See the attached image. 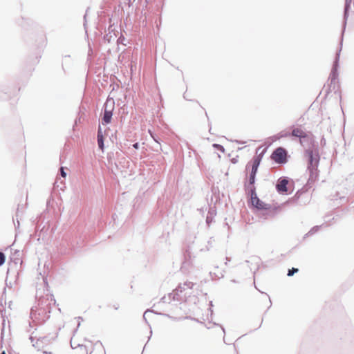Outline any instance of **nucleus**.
<instances>
[{"label":"nucleus","instance_id":"8","mask_svg":"<svg viewBox=\"0 0 354 354\" xmlns=\"http://www.w3.org/2000/svg\"><path fill=\"white\" fill-rule=\"evenodd\" d=\"M97 144L101 150L104 149V134L100 127L98 128L97 131Z\"/></svg>","mask_w":354,"mask_h":354},{"label":"nucleus","instance_id":"4","mask_svg":"<svg viewBox=\"0 0 354 354\" xmlns=\"http://www.w3.org/2000/svg\"><path fill=\"white\" fill-rule=\"evenodd\" d=\"M292 136L299 138L301 145H303L304 141L311 140V135L310 133L305 131L301 127L295 128L292 131Z\"/></svg>","mask_w":354,"mask_h":354},{"label":"nucleus","instance_id":"2","mask_svg":"<svg viewBox=\"0 0 354 354\" xmlns=\"http://www.w3.org/2000/svg\"><path fill=\"white\" fill-rule=\"evenodd\" d=\"M271 158L279 164H284L287 162V152L282 147L277 148L271 155Z\"/></svg>","mask_w":354,"mask_h":354},{"label":"nucleus","instance_id":"15","mask_svg":"<svg viewBox=\"0 0 354 354\" xmlns=\"http://www.w3.org/2000/svg\"><path fill=\"white\" fill-rule=\"evenodd\" d=\"M174 292H176V294H178L179 292H182V288L181 287H178L175 290Z\"/></svg>","mask_w":354,"mask_h":354},{"label":"nucleus","instance_id":"11","mask_svg":"<svg viewBox=\"0 0 354 354\" xmlns=\"http://www.w3.org/2000/svg\"><path fill=\"white\" fill-rule=\"evenodd\" d=\"M6 261V256L1 252H0V266H2Z\"/></svg>","mask_w":354,"mask_h":354},{"label":"nucleus","instance_id":"5","mask_svg":"<svg viewBox=\"0 0 354 354\" xmlns=\"http://www.w3.org/2000/svg\"><path fill=\"white\" fill-rule=\"evenodd\" d=\"M251 196V202L254 207L257 209H262L264 208L263 203L259 200L257 197L255 189H252L251 192H250Z\"/></svg>","mask_w":354,"mask_h":354},{"label":"nucleus","instance_id":"13","mask_svg":"<svg viewBox=\"0 0 354 354\" xmlns=\"http://www.w3.org/2000/svg\"><path fill=\"white\" fill-rule=\"evenodd\" d=\"M213 147H214V148H216V149H218V150H219V151H222V152H224V151H225V150H224V147H223L222 145H218V144H214V145H213Z\"/></svg>","mask_w":354,"mask_h":354},{"label":"nucleus","instance_id":"3","mask_svg":"<svg viewBox=\"0 0 354 354\" xmlns=\"http://www.w3.org/2000/svg\"><path fill=\"white\" fill-rule=\"evenodd\" d=\"M263 153H260L253 157L252 160L246 165V171L250 170V174L256 175L258 167L262 160Z\"/></svg>","mask_w":354,"mask_h":354},{"label":"nucleus","instance_id":"17","mask_svg":"<svg viewBox=\"0 0 354 354\" xmlns=\"http://www.w3.org/2000/svg\"><path fill=\"white\" fill-rule=\"evenodd\" d=\"M231 161H232L233 163H234V164H235V163H237V162H238V159H236V158H232V159L231 160Z\"/></svg>","mask_w":354,"mask_h":354},{"label":"nucleus","instance_id":"14","mask_svg":"<svg viewBox=\"0 0 354 354\" xmlns=\"http://www.w3.org/2000/svg\"><path fill=\"white\" fill-rule=\"evenodd\" d=\"M60 174L63 178H65L66 176V173L64 171V169L63 167H61V169H60Z\"/></svg>","mask_w":354,"mask_h":354},{"label":"nucleus","instance_id":"9","mask_svg":"<svg viewBox=\"0 0 354 354\" xmlns=\"http://www.w3.org/2000/svg\"><path fill=\"white\" fill-rule=\"evenodd\" d=\"M255 176L256 175H253V174H250L248 182V183L245 184V188L247 189H248L249 192H251V189L252 188L255 189V187L254 186V182H255Z\"/></svg>","mask_w":354,"mask_h":354},{"label":"nucleus","instance_id":"10","mask_svg":"<svg viewBox=\"0 0 354 354\" xmlns=\"http://www.w3.org/2000/svg\"><path fill=\"white\" fill-rule=\"evenodd\" d=\"M351 0H350L349 1H348L346 0V6H345V17H348V10L351 7Z\"/></svg>","mask_w":354,"mask_h":354},{"label":"nucleus","instance_id":"18","mask_svg":"<svg viewBox=\"0 0 354 354\" xmlns=\"http://www.w3.org/2000/svg\"><path fill=\"white\" fill-rule=\"evenodd\" d=\"M44 354H53L51 352L44 351Z\"/></svg>","mask_w":354,"mask_h":354},{"label":"nucleus","instance_id":"12","mask_svg":"<svg viewBox=\"0 0 354 354\" xmlns=\"http://www.w3.org/2000/svg\"><path fill=\"white\" fill-rule=\"evenodd\" d=\"M298 272L297 268H292V269H290L288 272V276L290 277L292 276L295 273Z\"/></svg>","mask_w":354,"mask_h":354},{"label":"nucleus","instance_id":"7","mask_svg":"<svg viewBox=\"0 0 354 354\" xmlns=\"http://www.w3.org/2000/svg\"><path fill=\"white\" fill-rule=\"evenodd\" d=\"M288 183V181L286 179L279 180L277 185V191L279 192H286Z\"/></svg>","mask_w":354,"mask_h":354},{"label":"nucleus","instance_id":"6","mask_svg":"<svg viewBox=\"0 0 354 354\" xmlns=\"http://www.w3.org/2000/svg\"><path fill=\"white\" fill-rule=\"evenodd\" d=\"M108 103L109 102L107 101L106 103L105 104L104 113L102 120V122L103 124H109L111 122L112 118V109H107Z\"/></svg>","mask_w":354,"mask_h":354},{"label":"nucleus","instance_id":"16","mask_svg":"<svg viewBox=\"0 0 354 354\" xmlns=\"http://www.w3.org/2000/svg\"><path fill=\"white\" fill-rule=\"evenodd\" d=\"M133 148L138 149L139 148V145H138V143H135V144H133Z\"/></svg>","mask_w":354,"mask_h":354},{"label":"nucleus","instance_id":"19","mask_svg":"<svg viewBox=\"0 0 354 354\" xmlns=\"http://www.w3.org/2000/svg\"><path fill=\"white\" fill-rule=\"evenodd\" d=\"M1 354H6V353H5V352H3Z\"/></svg>","mask_w":354,"mask_h":354},{"label":"nucleus","instance_id":"1","mask_svg":"<svg viewBox=\"0 0 354 354\" xmlns=\"http://www.w3.org/2000/svg\"><path fill=\"white\" fill-rule=\"evenodd\" d=\"M306 153L308 157V169L310 172V179L314 181L318 176L317 168L319 162V156L317 153H315L312 150H307Z\"/></svg>","mask_w":354,"mask_h":354}]
</instances>
